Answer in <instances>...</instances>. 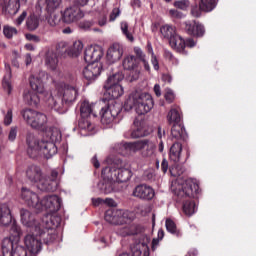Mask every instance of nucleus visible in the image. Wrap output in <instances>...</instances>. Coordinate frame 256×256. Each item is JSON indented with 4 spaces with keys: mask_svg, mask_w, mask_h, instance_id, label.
Instances as JSON below:
<instances>
[{
    "mask_svg": "<svg viewBox=\"0 0 256 256\" xmlns=\"http://www.w3.org/2000/svg\"><path fill=\"white\" fill-rule=\"evenodd\" d=\"M27 144V153L32 159H35L36 157L51 159V157L57 153V146L55 143L43 140L39 141L35 136H28Z\"/></svg>",
    "mask_w": 256,
    "mask_h": 256,
    "instance_id": "1",
    "label": "nucleus"
},
{
    "mask_svg": "<svg viewBox=\"0 0 256 256\" xmlns=\"http://www.w3.org/2000/svg\"><path fill=\"white\" fill-rule=\"evenodd\" d=\"M153 97L149 93L132 92L125 102L126 109H135L138 115H147L154 107Z\"/></svg>",
    "mask_w": 256,
    "mask_h": 256,
    "instance_id": "2",
    "label": "nucleus"
},
{
    "mask_svg": "<svg viewBox=\"0 0 256 256\" xmlns=\"http://www.w3.org/2000/svg\"><path fill=\"white\" fill-rule=\"evenodd\" d=\"M122 147L126 150V153H137V151H141V156L144 158L155 155V143L149 139L126 142Z\"/></svg>",
    "mask_w": 256,
    "mask_h": 256,
    "instance_id": "3",
    "label": "nucleus"
},
{
    "mask_svg": "<svg viewBox=\"0 0 256 256\" xmlns=\"http://www.w3.org/2000/svg\"><path fill=\"white\" fill-rule=\"evenodd\" d=\"M124 79L123 74L116 73L110 77H108L107 81L104 84V89H106L110 99L115 101V99H119L121 95H123L124 90L123 86H121V80Z\"/></svg>",
    "mask_w": 256,
    "mask_h": 256,
    "instance_id": "4",
    "label": "nucleus"
},
{
    "mask_svg": "<svg viewBox=\"0 0 256 256\" xmlns=\"http://www.w3.org/2000/svg\"><path fill=\"white\" fill-rule=\"evenodd\" d=\"M173 191L180 199L185 197L193 199L199 194V184L193 179H187L184 183L177 184Z\"/></svg>",
    "mask_w": 256,
    "mask_h": 256,
    "instance_id": "5",
    "label": "nucleus"
},
{
    "mask_svg": "<svg viewBox=\"0 0 256 256\" xmlns=\"http://www.w3.org/2000/svg\"><path fill=\"white\" fill-rule=\"evenodd\" d=\"M21 115L24 121L33 129H41V127L47 123V116L33 109L22 110Z\"/></svg>",
    "mask_w": 256,
    "mask_h": 256,
    "instance_id": "6",
    "label": "nucleus"
},
{
    "mask_svg": "<svg viewBox=\"0 0 256 256\" xmlns=\"http://www.w3.org/2000/svg\"><path fill=\"white\" fill-rule=\"evenodd\" d=\"M102 175L108 179H114L116 183H127L131 179V170L127 168H111L109 166L102 170Z\"/></svg>",
    "mask_w": 256,
    "mask_h": 256,
    "instance_id": "7",
    "label": "nucleus"
},
{
    "mask_svg": "<svg viewBox=\"0 0 256 256\" xmlns=\"http://www.w3.org/2000/svg\"><path fill=\"white\" fill-rule=\"evenodd\" d=\"M121 113V104L115 101H109L108 105L101 109V123L103 125H110L115 121V117H117Z\"/></svg>",
    "mask_w": 256,
    "mask_h": 256,
    "instance_id": "8",
    "label": "nucleus"
},
{
    "mask_svg": "<svg viewBox=\"0 0 256 256\" xmlns=\"http://www.w3.org/2000/svg\"><path fill=\"white\" fill-rule=\"evenodd\" d=\"M2 255L4 256H21L25 255V248L19 246V242H16L11 237H6L2 240Z\"/></svg>",
    "mask_w": 256,
    "mask_h": 256,
    "instance_id": "9",
    "label": "nucleus"
},
{
    "mask_svg": "<svg viewBox=\"0 0 256 256\" xmlns=\"http://www.w3.org/2000/svg\"><path fill=\"white\" fill-rule=\"evenodd\" d=\"M58 176L59 172H57L56 170L51 171L50 177L42 176L37 185L38 189H40V191L46 192L57 191V187H59V181L57 180Z\"/></svg>",
    "mask_w": 256,
    "mask_h": 256,
    "instance_id": "10",
    "label": "nucleus"
},
{
    "mask_svg": "<svg viewBox=\"0 0 256 256\" xmlns=\"http://www.w3.org/2000/svg\"><path fill=\"white\" fill-rule=\"evenodd\" d=\"M39 205L41 208H36V211H43L48 209L50 213H55L61 209V198L57 195H50L39 200Z\"/></svg>",
    "mask_w": 256,
    "mask_h": 256,
    "instance_id": "11",
    "label": "nucleus"
},
{
    "mask_svg": "<svg viewBox=\"0 0 256 256\" xmlns=\"http://www.w3.org/2000/svg\"><path fill=\"white\" fill-rule=\"evenodd\" d=\"M132 195L142 201H151L155 197V190L147 184H139L134 188Z\"/></svg>",
    "mask_w": 256,
    "mask_h": 256,
    "instance_id": "12",
    "label": "nucleus"
},
{
    "mask_svg": "<svg viewBox=\"0 0 256 256\" xmlns=\"http://www.w3.org/2000/svg\"><path fill=\"white\" fill-rule=\"evenodd\" d=\"M46 103L50 109H53L57 113H67L69 105L63 101V98L53 97L51 93H46Z\"/></svg>",
    "mask_w": 256,
    "mask_h": 256,
    "instance_id": "13",
    "label": "nucleus"
},
{
    "mask_svg": "<svg viewBox=\"0 0 256 256\" xmlns=\"http://www.w3.org/2000/svg\"><path fill=\"white\" fill-rule=\"evenodd\" d=\"M84 16L85 14L81 11L79 6L68 7L62 12V19L64 23H75V21L83 19Z\"/></svg>",
    "mask_w": 256,
    "mask_h": 256,
    "instance_id": "14",
    "label": "nucleus"
},
{
    "mask_svg": "<svg viewBox=\"0 0 256 256\" xmlns=\"http://www.w3.org/2000/svg\"><path fill=\"white\" fill-rule=\"evenodd\" d=\"M21 199L25 201L28 207H32L33 209H41V204H39V195L33 192V190L27 187H22Z\"/></svg>",
    "mask_w": 256,
    "mask_h": 256,
    "instance_id": "15",
    "label": "nucleus"
},
{
    "mask_svg": "<svg viewBox=\"0 0 256 256\" xmlns=\"http://www.w3.org/2000/svg\"><path fill=\"white\" fill-rule=\"evenodd\" d=\"M138 65L137 58L133 55L126 56L122 62L123 69L126 71H132L131 81H137V79H139L141 72L137 69Z\"/></svg>",
    "mask_w": 256,
    "mask_h": 256,
    "instance_id": "16",
    "label": "nucleus"
},
{
    "mask_svg": "<svg viewBox=\"0 0 256 256\" xmlns=\"http://www.w3.org/2000/svg\"><path fill=\"white\" fill-rule=\"evenodd\" d=\"M37 235H39L40 239L43 240V243L46 245H51L57 239V231L55 229H49L45 226H35L34 230Z\"/></svg>",
    "mask_w": 256,
    "mask_h": 256,
    "instance_id": "17",
    "label": "nucleus"
},
{
    "mask_svg": "<svg viewBox=\"0 0 256 256\" xmlns=\"http://www.w3.org/2000/svg\"><path fill=\"white\" fill-rule=\"evenodd\" d=\"M60 93L62 95L63 102L69 106V105H73V103L77 101L79 90L75 88V86H70L69 84L64 83L62 91Z\"/></svg>",
    "mask_w": 256,
    "mask_h": 256,
    "instance_id": "18",
    "label": "nucleus"
},
{
    "mask_svg": "<svg viewBox=\"0 0 256 256\" xmlns=\"http://www.w3.org/2000/svg\"><path fill=\"white\" fill-rule=\"evenodd\" d=\"M101 57H103V50L99 46H90L84 52V61L86 63H99Z\"/></svg>",
    "mask_w": 256,
    "mask_h": 256,
    "instance_id": "19",
    "label": "nucleus"
},
{
    "mask_svg": "<svg viewBox=\"0 0 256 256\" xmlns=\"http://www.w3.org/2000/svg\"><path fill=\"white\" fill-rule=\"evenodd\" d=\"M43 78H45V71H40L38 75H32L30 77V86L31 89L35 91V93H38L39 95H44V97H46L47 92H45Z\"/></svg>",
    "mask_w": 256,
    "mask_h": 256,
    "instance_id": "20",
    "label": "nucleus"
},
{
    "mask_svg": "<svg viewBox=\"0 0 256 256\" xmlns=\"http://www.w3.org/2000/svg\"><path fill=\"white\" fill-rule=\"evenodd\" d=\"M184 25L186 33L192 37H203L205 35V26L197 21L185 22Z\"/></svg>",
    "mask_w": 256,
    "mask_h": 256,
    "instance_id": "21",
    "label": "nucleus"
},
{
    "mask_svg": "<svg viewBox=\"0 0 256 256\" xmlns=\"http://www.w3.org/2000/svg\"><path fill=\"white\" fill-rule=\"evenodd\" d=\"M101 75V63H88L83 70V77L88 81H95Z\"/></svg>",
    "mask_w": 256,
    "mask_h": 256,
    "instance_id": "22",
    "label": "nucleus"
},
{
    "mask_svg": "<svg viewBox=\"0 0 256 256\" xmlns=\"http://www.w3.org/2000/svg\"><path fill=\"white\" fill-rule=\"evenodd\" d=\"M124 51L123 45L114 43L107 51V60L110 63H117L123 57Z\"/></svg>",
    "mask_w": 256,
    "mask_h": 256,
    "instance_id": "23",
    "label": "nucleus"
},
{
    "mask_svg": "<svg viewBox=\"0 0 256 256\" xmlns=\"http://www.w3.org/2000/svg\"><path fill=\"white\" fill-rule=\"evenodd\" d=\"M20 217H21V223L25 227H30L34 229V231H35V227H40L41 225V223H37V220L35 219V215H33V213H31V211L27 209L20 210Z\"/></svg>",
    "mask_w": 256,
    "mask_h": 256,
    "instance_id": "24",
    "label": "nucleus"
},
{
    "mask_svg": "<svg viewBox=\"0 0 256 256\" xmlns=\"http://www.w3.org/2000/svg\"><path fill=\"white\" fill-rule=\"evenodd\" d=\"M102 177L103 181L98 183V189L101 191V193L109 195V193L117 191V188H115L117 182L114 179L108 178L107 174H102Z\"/></svg>",
    "mask_w": 256,
    "mask_h": 256,
    "instance_id": "25",
    "label": "nucleus"
},
{
    "mask_svg": "<svg viewBox=\"0 0 256 256\" xmlns=\"http://www.w3.org/2000/svg\"><path fill=\"white\" fill-rule=\"evenodd\" d=\"M24 245L30 253H39L41 251V240L32 234H27L24 237Z\"/></svg>",
    "mask_w": 256,
    "mask_h": 256,
    "instance_id": "26",
    "label": "nucleus"
},
{
    "mask_svg": "<svg viewBox=\"0 0 256 256\" xmlns=\"http://www.w3.org/2000/svg\"><path fill=\"white\" fill-rule=\"evenodd\" d=\"M21 9V0H8L2 6L4 15H17Z\"/></svg>",
    "mask_w": 256,
    "mask_h": 256,
    "instance_id": "27",
    "label": "nucleus"
},
{
    "mask_svg": "<svg viewBox=\"0 0 256 256\" xmlns=\"http://www.w3.org/2000/svg\"><path fill=\"white\" fill-rule=\"evenodd\" d=\"M107 223L111 225H121L123 223V211L121 210H108L104 217Z\"/></svg>",
    "mask_w": 256,
    "mask_h": 256,
    "instance_id": "28",
    "label": "nucleus"
},
{
    "mask_svg": "<svg viewBox=\"0 0 256 256\" xmlns=\"http://www.w3.org/2000/svg\"><path fill=\"white\" fill-rule=\"evenodd\" d=\"M26 177L31 183H39L43 178V171H41V167L31 165L26 170Z\"/></svg>",
    "mask_w": 256,
    "mask_h": 256,
    "instance_id": "29",
    "label": "nucleus"
},
{
    "mask_svg": "<svg viewBox=\"0 0 256 256\" xmlns=\"http://www.w3.org/2000/svg\"><path fill=\"white\" fill-rule=\"evenodd\" d=\"M80 115L83 118L97 117V112H95V104L89 102V100H84L80 103Z\"/></svg>",
    "mask_w": 256,
    "mask_h": 256,
    "instance_id": "30",
    "label": "nucleus"
},
{
    "mask_svg": "<svg viewBox=\"0 0 256 256\" xmlns=\"http://www.w3.org/2000/svg\"><path fill=\"white\" fill-rule=\"evenodd\" d=\"M149 256V246L145 242H139L132 247V255L122 253L119 256Z\"/></svg>",
    "mask_w": 256,
    "mask_h": 256,
    "instance_id": "31",
    "label": "nucleus"
},
{
    "mask_svg": "<svg viewBox=\"0 0 256 256\" xmlns=\"http://www.w3.org/2000/svg\"><path fill=\"white\" fill-rule=\"evenodd\" d=\"M41 227L46 229H57L61 225V217L57 215L45 216L40 223Z\"/></svg>",
    "mask_w": 256,
    "mask_h": 256,
    "instance_id": "32",
    "label": "nucleus"
},
{
    "mask_svg": "<svg viewBox=\"0 0 256 256\" xmlns=\"http://www.w3.org/2000/svg\"><path fill=\"white\" fill-rule=\"evenodd\" d=\"M45 65L51 71H55L59 65V58L53 50H48L45 54Z\"/></svg>",
    "mask_w": 256,
    "mask_h": 256,
    "instance_id": "33",
    "label": "nucleus"
},
{
    "mask_svg": "<svg viewBox=\"0 0 256 256\" xmlns=\"http://www.w3.org/2000/svg\"><path fill=\"white\" fill-rule=\"evenodd\" d=\"M167 121L169 125H179L181 122V108L172 107L167 114Z\"/></svg>",
    "mask_w": 256,
    "mask_h": 256,
    "instance_id": "34",
    "label": "nucleus"
},
{
    "mask_svg": "<svg viewBox=\"0 0 256 256\" xmlns=\"http://www.w3.org/2000/svg\"><path fill=\"white\" fill-rule=\"evenodd\" d=\"M172 139H176V141H181L187 139V132L185 131V127L181 124H173L171 128Z\"/></svg>",
    "mask_w": 256,
    "mask_h": 256,
    "instance_id": "35",
    "label": "nucleus"
},
{
    "mask_svg": "<svg viewBox=\"0 0 256 256\" xmlns=\"http://www.w3.org/2000/svg\"><path fill=\"white\" fill-rule=\"evenodd\" d=\"M183 151V145L179 142L174 143L170 148V160L174 163H179L181 161V153Z\"/></svg>",
    "mask_w": 256,
    "mask_h": 256,
    "instance_id": "36",
    "label": "nucleus"
},
{
    "mask_svg": "<svg viewBox=\"0 0 256 256\" xmlns=\"http://www.w3.org/2000/svg\"><path fill=\"white\" fill-rule=\"evenodd\" d=\"M11 210L7 204L0 205V225L7 226L11 223Z\"/></svg>",
    "mask_w": 256,
    "mask_h": 256,
    "instance_id": "37",
    "label": "nucleus"
},
{
    "mask_svg": "<svg viewBox=\"0 0 256 256\" xmlns=\"http://www.w3.org/2000/svg\"><path fill=\"white\" fill-rule=\"evenodd\" d=\"M168 41L170 43V47H172V49H175V51H178V53H182V51H185V41L181 36L174 34L173 37Z\"/></svg>",
    "mask_w": 256,
    "mask_h": 256,
    "instance_id": "38",
    "label": "nucleus"
},
{
    "mask_svg": "<svg viewBox=\"0 0 256 256\" xmlns=\"http://www.w3.org/2000/svg\"><path fill=\"white\" fill-rule=\"evenodd\" d=\"M24 101L28 105H32L33 107H37V105H39V101H41V98L39 97V95H37V92L26 91L24 93Z\"/></svg>",
    "mask_w": 256,
    "mask_h": 256,
    "instance_id": "39",
    "label": "nucleus"
},
{
    "mask_svg": "<svg viewBox=\"0 0 256 256\" xmlns=\"http://www.w3.org/2000/svg\"><path fill=\"white\" fill-rule=\"evenodd\" d=\"M83 51V42L75 41L73 45L67 50L70 57H79Z\"/></svg>",
    "mask_w": 256,
    "mask_h": 256,
    "instance_id": "40",
    "label": "nucleus"
},
{
    "mask_svg": "<svg viewBox=\"0 0 256 256\" xmlns=\"http://www.w3.org/2000/svg\"><path fill=\"white\" fill-rule=\"evenodd\" d=\"M160 33L164 37V39H168V41L174 36L177 35V32L175 30V27L173 25H163L160 27Z\"/></svg>",
    "mask_w": 256,
    "mask_h": 256,
    "instance_id": "41",
    "label": "nucleus"
},
{
    "mask_svg": "<svg viewBox=\"0 0 256 256\" xmlns=\"http://www.w3.org/2000/svg\"><path fill=\"white\" fill-rule=\"evenodd\" d=\"M195 211H197V204H195L192 200H187L183 204V212L188 217H191V215H194Z\"/></svg>",
    "mask_w": 256,
    "mask_h": 256,
    "instance_id": "42",
    "label": "nucleus"
},
{
    "mask_svg": "<svg viewBox=\"0 0 256 256\" xmlns=\"http://www.w3.org/2000/svg\"><path fill=\"white\" fill-rule=\"evenodd\" d=\"M26 27L28 31H35L39 27V17L30 15L26 20Z\"/></svg>",
    "mask_w": 256,
    "mask_h": 256,
    "instance_id": "43",
    "label": "nucleus"
},
{
    "mask_svg": "<svg viewBox=\"0 0 256 256\" xmlns=\"http://www.w3.org/2000/svg\"><path fill=\"white\" fill-rule=\"evenodd\" d=\"M199 5H200V9H202L204 13H209L213 11V9H215L217 4L215 0H201Z\"/></svg>",
    "mask_w": 256,
    "mask_h": 256,
    "instance_id": "44",
    "label": "nucleus"
},
{
    "mask_svg": "<svg viewBox=\"0 0 256 256\" xmlns=\"http://www.w3.org/2000/svg\"><path fill=\"white\" fill-rule=\"evenodd\" d=\"M11 233V239L14 240L16 243H19L21 240V235H23V232L21 231V227H19L17 224H13L10 229Z\"/></svg>",
    "mask_w": 256,
    "mask_h": 256,
    "instance_id": "45",
    "label": "nucleus"
},
{
    "mask_svg": "<svg viewBox=\"0 0 256 256\" xmlns=\"http://www.w3.org/2000/svg\"><path fill=\"white\" fill-rule=\"evenodd\" d=\"M61 3H63V0H46V11L48 13H54L59 9Z\"/></svg>",
    "mask_w": 256,
    "mask_h": 256,
    "instance_id": "46",
    "label": "nucleus"
},
{
    "mask_svg": "<svg viewBox=\"0 0 256 256\" xmlns=\"http://www.w3.org/2000/svg\"><path fill=\"white\" fill-rule=\"evenodd\" d=\"M134 53L136 55V57H138L140 59V61H142L143 65H144V69L146 71H151V67L149 66V62H147V59H145V53H143V50H141V48L136 47L134 48Z\"/></svg>",
    "mask_w": 256,
    "mask_h": 256,
    "instance_id": "47",
    "label": "nucleus"
},
{
    "mask_svg": "<svg viewBox=\"0 0 256 256\" xmlns=\"http://www.w3.org/2000/svg\"><path fill=\"white\" fill-rule=\"evenodd\" d=\"M120 29H121L123 35H125L126 39H128V41H130L131 43H133V41H135L133 34H131V32H129V23H127L126 21L121 22Z\"/></svg>",
    "mask_w": 256,
    "mask_h": 256,
    "instance_id": "48",
    "label": "nucleus"
},
{
    "mask_svg": "<svg viewBox=\"0 0 256 256\" xmlns=\"http://www.w3.org/2000/svg\"><path fill=\"white\" fill-rule=\"evenodd\" d=\"M6 69L8 71V76H5L2 82V85L4 89L8 91V94L11 93V82L9 81L11 79V66H6Z\"/></svg>",
    "mask_w": 256,
    "mask_h": 256,
    "instance_id": "49",
    "label": "nucleus"
},
{
    "mask_svg": "<svg viewBox=\"0 0 256 256\" xmlns=\"http://www.w3.org/2000/svg\"><path fill=\"white\" fill-rule=\"evenodd\" d=\"M50 141L49 143H57L61 141V132L57 129H53L51 132H49Z\"/></svg>",
    "mask_w": 256,
    "mask_h": 256,
    "instance_id": "50",
    "label": "nucleus"
},
{
    "mask_svg": "<svg viewBox=\"0 0 256 256\" xmlns=\"http://www.w3.org/2000/svg\"><path fill=\"white\" fill-rule=\"evenodd\" d=\"M170 173L172 177H181V175L185 173V167L177 165L175 167L170 168Z\"/></svg>",
    "mask_w": 256,
    "mask_h": 256,
    "instance_id": "51",
    "label": "nucleus"
},
{
    "mask_svg": "<svg viewBox=\"0 0 256 256\" xmlns=\"http://www.w3.org/2000/svg\"><path fill=\"white\" fill-rule=\"evenodd\" d=\"M79 129L91 131V122L87 118H81L78 122Z\"/></svg>",
    "mask_w": 256,
    "mask_h": 256,
    "instance_id": "52",
    "label": "nucleus"
},
{
    "mask_svg": "<svg viewBox=\"0 0 256 256\" xmlns=\"http://www.w3.org/2000/svg\"><path fill=\"white\" fill-rule=\"evenodd\" d=\"M166 229L169 233H172V235L177 234V225L171 219L166 220Z\"/></svg>",
    "mask_w": 256,
    "mask_h": 256,
    "instance_id": "53",
    "label": "nucleus"
},
{
    "mask_svg": "<svg viewBox=\"0 0 256 256\" xmlns=\"http://www.w3.org/2000/svg\"><path fill=\"white\" fill-rule=\"evenodd\" d=\"M3 33L7 39H11L13 35H17V29L11 26H5L3 29Z\"/></svg>",
    "mask_w": 256,
    "mask_h": 256,
    "instance_id": "54",
    "label": "nucleus"
},
{
    "mask_svg": "<svg viewBox=\"0 0 256 256\" xmlns=\"http://www.w3.org/2000/svg\"><path fill=\"white\" fill-rule=\"evenodd\" d=\"M169 16L171 17V19H183V17H185V14L177 9H170Z\"/></svg>",
    "mask_w": 256,
    "mask_h": 256,
    "instance_id": "55",
    "label": "nucleus"
},
{
    "mask_svg": "<svg viewBox=\"0 0 256 256\" xmlns=\"http://www.w3.org/2000/svg\"><path fill=\"white\" fill-rule=\"evenodd\" d=\"M202 11L203 9H201V6L199 4V6H193L190 10V15H192V17H195L196 19H199V17H201L202 15Z\"/></svg>",
    "mask_w": 256,
    "mask_h": 256,
    "instance_id": "56",
    "label": "nucleus"
},
{
    "mask_svg": "<svg viewBox=\"0 0 256 256\" xmlns=\"http://www.w3.org/2000/svg\"><path fill=\"white\" fill-rule=\"evenodd\" d=\"M59 21H61V18L57 14H51L48 18V23L51 25V27H55V25H59Z\"/></svg>",
    "mask_w": 256,
    "mask_h": 256,
    "instance_id": "57",
    "label": "nucleus"
},
{
    "mask_svg": "<svg viewBox=\"0 0 256 256\" xmlns=\"http://www.w3.org/2000/svg\"><path fill=\"white\" fill-rule=\"evenodd\" d=\"M13 123V110L9 109L4 116V125L9 126Z\"/></svg>",
    "mask_w": 256,
    "mask_h": 256,
    "instance_id": "58",
    "label": "nucleus"
},
{
    "mask_svg": "<svg viewBox=\"0 0 256 256\" xmlns=\"http://www.w3.org/2000/svg\"><path fill=\"white\" fill-rule=\"evenodd\" d=\"M174 7L177 9L185 10L187 7H189V1L187 0H178L174 2Z\"/></svg>",
    "mask_w": 256,
    "mask_h": 256,
    "instance_id": "59",
    "label": "nucleus"
},
{
    "mask_svg": "<svg viewBox=\"0 0 256 256\" xmlns=\"http://www.w3.org/2000/svg\"><path fill=\"white\" fill-rule=\"evenodd\" d=\"M119 235H121V237H127V235H137V232H133L131 231V229H129V227H124L122 229H120L118 231Z\"/></svg>",
    "mask_w": 256,
    "mask_h": 256,
    "instance_id": "60",
    "label": "nucleus"
},
{
    "mask_svg": "<svg viewBox=\"0 0 256 256\" xmlns=\"http://www.w3.org/2000/svg\"><path fill=\"white\" fill-rule=\"evenodd\" d=\"M132 139H139V137H145V133L141 131V128H136L130 133Z\"/></svg>",
    "mask_w": 256,
    "mask_h": 256,
    "instance_id": "61",
    "label": "nucleus"
},
{
    "mask_svg": "<svg viewBox=\"0 0 256 256\" xmlns=\"http://www.w3.org/2000/svg\"><path fill=\"white\" fill-rule=\"evenodd\" d=\"M165 99L169 103H173L175 101V93H173V90L168 89L165 94Z\"/></svg>",
    "mask_w": 256,
    "mask_h": 256,
    "instance_id": "62",
    "label": "nucleus"
},
{
    "mask_svg": "<svg viewBox=\"0 0 256 256\" xmlns=\"http://www.w3.org/2000/svg\"><path fill=\"white\" fill-rule=\"evenodd\" d=\"M8 139H9V141H15V139H17V126H13L10 129Z\"/></svg>",
    "mask_w": 256,
    "mask_h": 256,
    "instance_id": "63",
    "label": "nucleus"
},
{
    "mask_svg": "<svg viewBox=\"0 0 256 256\" xmlns=\"http://www.w3.org/2000/svg\"><path fill=\"white\" fill-rule=\"evenodd\" d=\"M119 15H121V10H119V8H114L110 14V21H115V19H117V17H119Z\"/></svg>",
    "mask_w": 256,
    "mask_h": 256,
    "instance_id": "64",
    "label": "nucleus"
}]
</instances>
